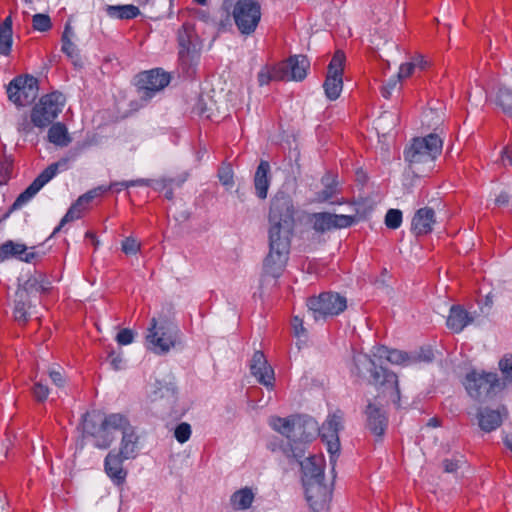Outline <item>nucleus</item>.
<instances>
[{
  "mask_svg": "<svg viewBox=\"0 0 512 512\" xmlns=\"http://www.w3.org/2000/svg\"><path fill=\"white\" fill-rule=\"evenodd\" d=\"M442 139L434 133L425 137L414 138L404 151V159L416 175H421L433 168L436 158L441 154Z\"/></svg>",
  "mask_w": 512,
  "mask_h": 512,
  "instance_id": "nucleus-1",
  "label": "nucleus"
},
{
  "mask_svg": "<svg viewBox=\"0 0 512 512\" xmlns=\"http://www.w3.org/2000/svg\"><path fill=\"white\" fill-rule=\"evenodd\" d=\"M295 209L292 199L285 194H277L269 209V238L291 240L295 225Z\"/></svg>",
  "mask_w": 512,
  "mask_h": 512,
  "instance_id": "nucleus-2",
  "label": "nucleus"
},
{
  "mask_svg": "<svg viewBox=\"0 0 512 512\" xmlns=\"http://www.w3.org/2000/svg\"><path fill=\"white\" fill-rule=\"evenodd\" d=\"M463 385L468 395L477 401L493 399L505 389V382H501L497 373L475 369L465 375Z\"/></svg>",
  "mask_w": 512,
  "mask_h": 512,
  "instance_id": "nucleus-3",
  "label": "nucleus"
},
{
  "mask_svg": "<svg viewBox=\"0 0 512 512\" xmlns=\"http://www.w3.org/2000/svg\"><path fill=\"white\" fill-rule=\"evenodd\" d=\"M355 372L358 376L362 375V370L366 369L371 372L370 383L376 387L382 388L383 392H387L394 403L400 400V390L398 377L395 373L383 368L377 367L374 361L366 354H358L353 358Z\"/></svg>",
  "mask_w": 512,
  "mask_h": 512,
  "instance_id": "nucleus-4",
  "label": "nucleus"
},
{
  "mask_svg": "<svg viewBox=\"0 0 512 512\" xmlns=\"http://www.w3.org/2000/svg\"><path fill=\"white\" fill-rule=\"evenodd\" d=\"M319 427L313 418L300 416L296 422L292 439L283 447V453L288 458L301 459L305 453L304 445L318 436Z\"/></svg>",
  "mask_w": 512,
  "mask_h": 512,
  "instance_id": "nucleus-5",
  "label": "nucleus"
},
{
  "mask_svg": "<svg viewBox=\"0 0 512 512\" xmlns=\"http://www.w3.org/2000/svg\"><path fill=\"white\" fill-rule=\"evenodd\" d=\"M179 335L180 330L175 324L165 322L158 325L156 319L153 318L146 340L154 353L165 354L177 345Z\"/></svg>",
  "mask_w": 512,
  "mask_h": 512,
  "instance_id": "nucleus-6",
  "label": "nucleus"
},
{
  "mask_svg": "<svg viewBox=\"0 0 512 512\" xmlns=\"http://www.w3.org/2000/svg\"><path fill=\"white\" fill-rule=\"evenodd\" d=\"M66 102L61 92H51L42 96L31 110V122L39 128L47 127L62 111Z\"/></svg>",
  "mask_w": 512,
  "mask_h": 512,
  "instance_id": "nucleus-7",
  "label": "nucleus"
},
{
  "mask_svg": "<svg viewBox=\"0 0 512 512\" xmlns=\"http://www.w3.org/2000/svg\"><path fill=\"white\" fill-rule=\"evenodd\" d=\"M261 4L258 0H237L233 6L232 17L242 35H251L261 20Z\"/></svg>",
  "mask_w": 512,
  "mask_h": 512,
  "instance_id": "nucleus-8",
  "label": "nucleus"
},
{
  "mask_svg": "<svg viewBox=\"0 0 512 512\" xmlns=\"http://www.w3.org/2000/svg\"><path fill=\"white\" fill-rule=\"evenodd\" d=\"M307 307L315 320L337 316L347 307L344 296L334 292H323L307 299Z\"/></svg>",
  "mask_w": 512,
  "mask_h": 512,
  "instance_id": "nucleus-9",
  "label": "nucleus"
},
{
  "mask_svg": "<svg viewBox=\"0 0 512 512\" xmlns=\"http://www.w3.org/2000/svg\"><path fill=\"white\" fill-rule=\"evenodd\" d=\"M38 80L32 75H18L7 86V96L16 107H26L38 96Z\"/></svg>",
  "mask_w": 512,
  "mask_h": 512,
  "instance_id": "nucleus-10",
  "label": "nucleus"
},
{
  "mask_svg": "<svg viewBox=\"0 0 512 512\" xmlns=\"http://www.w3.org/2000/svg\"><path fill=\"white\" fill-rule=\"evenodd\" d=\"M170 80V74L161 68L138 73L135 77V86L143 104H147L157 92L168 86Z\"/></svg>",
  "mask_w": 512,
  "mask_h": 512,
  "instance_id": "nucleus-11",
  "label": "nucleus"
},
{
  "mask_svg": "<svg viewBox=\"0 0 512 512\" xmlns=\"http://www.w3.org/2000/svg\"><path fill=\"white\" fill-rule=\"evenodd\" d=\"M291 240L269 238V253L264 259L265 274L278 278L287 263Z\"/></svg>",
  "mask_w": 512,
  "mask_h": 512,
  "instance_id": "nucleus-12",
  "label": "nucleus"
},
{
  "mask_svg": "<svg viewBox=\"0 0 512 512\" xmlns=\"http://www.w3.org/2000/svg\"><path fill=\"white\" fill-rule=\"evenodd\" d=\"M345 60V53L341 50H337L328 65L327 75L323 83V88L326 97L331 101L338 99L343 89V71Z\"/></svg>",
  "mask_w": 512,
  "mask_h": 512,
  "instance_id": "nucleus-13",
  "label": "nucleus"
},
{
  "mask_svg": "<svg viewBox=\"0 0 512 512\" xmlns=\"http://www.w3.org/2000/svg\"><path fill=\"white\" fill-rule=\"evenodd\" d=\"M311 222L316 232L325 233L332 229L348 228L356 222V218L351 215L318 212L311 215Z\"/></svg>",
  "mask_w": 512,
  "mask_h": 512,
  "instance_id": "nucleus-14",
  "label": "nucleus"
},
{
  "mask_svg": "<svg viewBox=\"0 0 512 512\" xmlns=\"http://www.w3.org/2000/svg\"><path fill=\"white\" fill-rule=\"evenodd\" d=\"M83 433L94 438V445L100 449L108 448L114 441V436L103 430L102 419L95 413H86L82 421Z\"/></svg>",
  "mask_w": 512,
  "mask_h": 512,
  "instance_id": "nucleus-15",
  "label": "nucleus"
},
{
  "mask_svg": "<svg viewBox=\"0 0 512 512\" xmlns=\"http://www.w3.org/2000/svg\"><path fill=\"white\" fill-rule=\"evenodd\" d=\"M342 421V414L334 413L319 427L318 435L326 442L328 452L332 456L340 449L338 433L343 428Z\"/></svg>",
  "mask_w": 512,
  "mask_h": 512,
  "instance_id": "nucleus-16",
  "label": "nucleus"
},
{
  "mask_svg": "<svg viewBox=\"0 0 512 512\" xmlns=\"http://www.w3.org/2000/svg\"><path fill=\"white\" fill-rule=\"evenodd\" d=\"M60 163H52L45 168L34 181L16 198L12 205L13 209H18L30 199H32L40 189L47 184L58 172Z\"/></svg>",
  "mask_w": 512,
  "mask_h": 512,
  "instance_id": "nucleus-17",
  "label": "nucleus"
},
{
  "mask_svg": "<svg viewBox=\"0 0 512 512\" xmlns=\"http://www.w3.org/2000/svg\"><path fill=\"white\" fill-rule=\"evenodd\" d=\"M283 81H302L307 76L310 67L308 58L304 55H293L279 62Z\"/></svg>",
  "mask_w": 512,
  "mask_h": 512,
  "instance_id": "nucleus-18",
  "label": "nucleus"
},
{
  "mask_svg": "<svg viewBox=\"0 0 512 512\" xmlns=\"http://www.w3.org/2000/svg\"><path fill=\"white\" fill-rule=\"evenodd\" d=\"M507 417L508 409L505 405H501L497 409L485 407L479 409L477 413L478 425L486 433L498 429Z\"/></svg>",
  "mask_w": 512,
  "mask_h": 512,
  "instance_id": "nucleus-19",
  "label": "nucleus"
},
{
  "mask_svg": "<svg viewBox=\"0 0 512 512\" xmlns=\"http://www.w3.org/2000/svg\"><path fill=\"white\" fill-rule=\"evenodd\" d=\"M251 373L257 378L258 382L266 387H272L274 384V371L268 364L265 355L256 351L251 361Z\"/></svg>",
  "mask_w": 512,
  "mask_h": 512,
  "instance_id": "nucleus-20",
  "label": "nucleus"
},
{
  "mask_svg": "<svg viewBox=\"0 0 512 512\" xmlns=\"http://www.w3.org/2000/svg\"><path fill=\"white\" fill-rule=\"evenodd\" d=\"M302 470V482L324 480L325 460L321 455H312L299 462Z\"/></svg>",
  "mask_w": 512,
  "mask_h": 512,
  "instance_id": "nucleus-21",
  "label": "nucleus"
},
{
  "mask_svg": "<svg viewBox=\"0 0 512 512\" xmlns=\"http://www.w3.org/2000/svg\"><path fill=\"white\" fill-rule=\"evenodd\" d=\"M322 184L324 188L316 193L315 200L319 203L330 202L331 204L342 205L346 201L342 199L333 200L338 194H340L339 183L337 176L333 173H326L322 177Z\"/></svg>",
  "mask_w": 512,
  "mask_h": 512,
  "instance_id": "nucleus-22",
  "label": "nucleus"
},
{
  "mask_svg": "<svg viewBox=\"0 0 512 512\" xmlns=\"http://www.w3.org/2000/svg\"><path fill=\"white\" fill-rule=\"evenodd\" d=\"M124 460L127 459L122 457V455L116 452L115 450H111L107 454L104 461V468L106 474L117 485H121L122 483H124L127 477V471L123 468Z\"/></svg>",
  "mask_w": 512,
  "mask_h": 512,
  "instance_id": "nucleus-23",
  "label": "nucleus"
},
{
  "mask_svg": "<svg viewBox=\"0 0 512 512\" xmlns=\"http://www.w3.org/2000/svg\"><path fill=\"white\" fill-rule=\"evenodd\" d=\"M303 486L305 488L306 500L310 508L317 511L324 505L328 496V488L324 484V480L303 483Z\"/></svg>",
  "mask_w": 512,
  "mask_h": 512,
  "instance_id": "nucleus-24",
  "label": "nucleus"
},
{
  "mask_svg": "<svg viewBox=\"0 0 512 512\" xmlns=\"http://www.w3.org/2000/svg\"><path fill=\"white\" fill-rule=\"evenodd\" d=\"M435 222V211L432 208H420L412 219V231L416 236L427 235L433 230Z\"/></svg>",
  "mask_w": 512,
  "mask_h": 512,
  "instance_id": "nucleus-25",
  "label": "nucleus"
},
{
  "mask_svg": "<svg viewBox=\"0 0 512 512\" xmlns=\"http://www.w3.org/2000/svg\"><path fill=\"white\" fill-rule=\"evenodd\" d=\"M474 318L461 305H453L450 308L446 320L447 327L455 333L461 332L466 326L472 323Z\"/></svg>",
  "mask_w": 512,
  "mask_h": 512,
  "instance_id": "nucleus-26",
  "label": "nucleus"
},
{
  "mask_svg": "<svg viewBox=\"0 0 512 512\" xmlns=\"http://www.w3.org/2000/svg\"><path fill=\"white\" fill-rule=\"evenodd\" d=\"M367 427L376 436H382L387 428V418L376 405L369 403L366 408Z\"/></svg>",
  "mask_w": 512,
  "mask_h": 512,
  "instance_id": "nucleus-27",
  "label": "nucleus"
},
{
  "mask_svg": "<svg viewBox=\"0 0 512 512\" xmlns=\"http://www.w3.org/2000/svg\"><path fill=\"white\" fill-rule=\"evenodd\" d=\"M429 67V60H427L422 54H415L409 61L400 65L398 78L400 80L407 79L416 73L427 70Z\"/></svg>",
  "mask_w": 512,
  "mask_h": 512,
  "instance_id": "nucleus-28",
  "label": "nucleus"
},
{
  "mask_svg": "<svg viewBox=\"0 0 512 512\" xmlns=\"http://www.w3.org/2000/svg\"><path fill=\"white\" fill-rule=\"evenodd\" d=\"M10 257H16L29 263L35 258V253L27 252V247L24 244L9 240L0 246V259L4 260Z\"/></svg>",
  "mask_w": 512,
  "mask_h": 512,
  "instance_id": "nucleus-29",
  "label": "nucleus"
},
{
  "mask_svg": "<svg viewBox=\"0 0 512 512\" xmlns=\"http://www.w3.org/2000/svg\"><path fill=\"white\" fill-rule=\"evenodd\" d=\"M270 165L267 161H260L254 176V186L256 190V195L260 199H265L267 197L268 189L270 186Z\"/></svg>",
  "mask_w": 512,
  "mask_h": 512,
  "instance_id": "nucleus-30",
  "label": "nucleus"
},
{
  "mask_svg": "<svg viewBox=\"0 0 512 512\" xmlns=\"http://www.w3.org/2000/svg\"><path fill=\"white\" fill-rule=\"evenodd\" d=\"M138 443L139 437L134 428L124 432L118 453L126 459H134L138 454Z\"/></svg>",
  "mask_w": 512,
  "mask_h": 512,
  "instance_id": "nucleus-31",
  "label": "nucleus"
},
{
  "mask_svg": "<svg viewBox=\"0 0 512 512\" xmlns=\"http://www.w3.org/2000/svg\"><path fill=\"white\" fill-rule=\"evenodd\" d=\"M298 419H300L299 415H291L286 418L272 417L269 424L275 431L284 435L288 439V442H290Z\"/></svg>",
  "mask_w": 512,
  "mask_h": 512,
  "instance_id": "nucleus-32",
  "label": "nucleus"
},
{
  "mask_svg": "<svg viewBox=\"0 0 512 512\" xmlns=\"http://www.w3.org/2000/svg\"><path fill=\"white\" fill-rule=\"evenodd\" d=\"M255 493L250 487L241 488L230 496V505L234 510H247L252 506Z\"/></svg>",
  "mask_w": 512,
  "mask_h": 512,
  "instance_id": "nucleus-33",
  "label": "nucleus"
},
{
  "mask_svg": "<svg viewBox=\"0 0 512 512\" xmlns=\"http://www.w3.org/2000/svg\"><path fill=\"white\" fill-rule=\"evenodd\" d=\"M103 430L111 433V430H119L124 434L133 427L126 416L120 413H112L102 419Z\"/></svg>",
  "mask_w": 512,
  "mask_h": 512,
  "instance_id": "nucleus-34",
  "label": "nucleus"
},
{
  "mask_svg": "<svg viewBox=\"0 0 512 512\" xmlns=\"http://www.w3.org/2000/svg\"><path fill=\"white\" fill-rule=\"evenodd\" d=\"M194 36V28L190 23H184L178 31V43L180 46L179 57L188 56L194 48L192 39Z\"/></svg>",
  "mask_w": 512,
  "mask_h": 512,
  "instance_id": "nucleus-35",
  "label": "nucleus"
},
{
  "mask_svg": "<svg viewBox=\"0 0 512 512\" xmlns=\"http://www.w3.org/2000/svg\"><path fill=\"white\" fill-rule=\"evenodd\" d=\"M12 18L6 17L0 24V55L8 56L12 49Z\"/></svg>",
  "mask_w": 512,
  "mask_h": 512,
  "instance_id": "nucleus-36",
  "label": "nucleus"
},
{
  "mask_svg": "<svg viewBox=\"0 0 512 512\" xmlns=\"http://www.w3.org/2000/svg\"><path fill=\"white\" fill-rule=\"evenodd\" d=\"M375 355L386 357L390 363L396 365H408L412 362V358L407 352L397 349H388L385 346L378 347Z\"/></svg>",
  "mask_w": 512,
  "mask_h": 512,
  "instance_id": "nucleus-37",
  "label": "nucleus"
},
{
  "mask_svg": "<svg viewBox=\"0 0 512 512\" xmlns=\"http://www.w3.org/2000/svg\"><path fill=\"white\" fill-rule=\"evenodd\" d=\"M88 209V206L85 205L79 198L70 206L67 210L66 214L61 219L59 225L54 229L52 236L57 234L62 227L69 222L80 219L84 213Z\"/></svg>",
  "mask_w": 512,
  "mask_h": 512,
  "instance_id": "nucleus-38",
  "label": "nucleus"
},
{
  "mask_svg": "<svg viewBox=\"0 0 512 512\" xmlns=\"http://www.w3.org/2000/svg\"><path fill=\"white\" fill-rule=\"evenodd\" d=\"M283 74L279 63L275 65H265L257 74V81L260 86L268 85L272 81H283Z\"/></svg>",
  "mask_w": 512,
  "mask_h": 512,
  "instance_id": "nucleus-39",
  "label": "nucleus"
},
{
  "mask_svg": "<svg viewBox=\"0 0 512 512\" xmlns=\"http://www.w3.org/2000/svg\"><path fill=\"white\" fill-rule=\"evenodd\" d=\"M48 139L51 143L61 147L67 146L71 141L66 126L60 122H57L50 127L48 131Z\"/></svg>",
  "mask_w": 512,
  "mask_h": 512,
  "instance_id": "nucleus-40",
  "label": "nucleus"
},
{
  "mask_svg": "<svg viewBox=\"0 0 512 512\" xmlns=\"http://www.w3.org/2000/svg\"><path fill=\"white\" fill-rule=\"evenodd\" d=\"M107 13L110 17L113 18L129 20L136 18L140 14V11L138 7L129 4L108 6Z\"/></svg>",
  "mask_w": 512,
  "mask_h": 512,
  "instance_id": "nucleus-41",
  "label": "nucleus"
},
{
  "mask_svg": "<svg viewBox=\"0 0 512 512\" xmlns=\"http://www.w3.org/2000/svg\"><path fill=\"white\" fill-rule=\"evenodd\" d=\"M495 103L506 115L512 117V89L500 87L495 96Z\"/></svg>",
  "mask_w": 512,
  "mask_h": 512,
  "instance_id": "nucleus-42",
  "label": "nucleus"
},
{
  "mask_svg": "<svg viewBox=\"0 0 512 512\" xmlns=\"http://www.w3.org/2000/svg\"><path fill=\"white\" fill-rule=\"evenodd\" d=\"M61 51L71 60L75 67L82 68L83 61L78 47L72 41L62 44Z\"/></svg>",
  "mask_w": 512,
  "mask_h": 512,
  "instance_id": "nucleus-43",
  "label": "nucleus"
},
{
  "mask_svg": "<svg viewBox=\"0 0 512 512\" xmlns=\"http://www.w3.org/2000/svg\"><path fill=\"white\" fill-rule=\"evenodd\" d=\"M499 370L502 374L501 382H505V387L512 383V354L504 355L499 361Z\"/></svg>",
  "mask_w": 512,
  "mask_h": 512,
  "instance_id": "nucleus-44",
  "label": "nucleus"
},
{
  "mask_svg": "<svg viewBox=\"0 0 512 512\" xmlns=\"http://www.w3.org/2000/svg\"><path fill=\"white\" fill-rule=\"evenodd\" d=\"M402 223V212L399 209H389L385 215V225L389 229H397Z\"/></svg>",
  "mask_w": 512,
  "mask_h": 512,
  "instance_id": "nucleus-45",
  "label": "nucleus"
},
{
  "mask_svg": "<svg viewBox=\"0 0 512 512\" xmlns=\"http://www.w3.org/2000/svg\"><path fill=\"white\" fill-rule=\"evenodd\" d=\"M32 26L35 30L46 32L51 29V19L47 14H35L32 18Z\"/></svg>",
  "mask_w": 512,
  "mask_h": 512,
  "instance_id": "nucleus-46",
  "label": "nucleus"
},
{
  "mask_svg": "<svg viewBox=\"0 0 512 512\" xmlns=\"http://www.w3.org/2000/svg\"><path fill=\"white\" fill-rule=\"evenodd\" d=\"M107 191H109V188H106V186H98L95 187L83 195L79 196L78 198L87 206L96 198H99L103 196Z\"/></svg>",
  "mask_w": 512,
  "mask_h": 512,
  "instance_id": "nucleus-47",
  "label": "nucleus"
},
{
  "mask_svg": "<svg viewBox=\"0 0 512 512\" xmlns=\"http://www.w3.org/2000/svg\"><path fill=\"white\" fill-rule=\"evenodd\" d=\"M191 433L192 430L190 424L182 422L176 426L174 430V437L179 443L183 444L190 439Z\"/></svg>",
  "mask_w": 512,
  "mask_h": 512,
  "instance_id": "nucleus-48",
  "label": "nucleus"
},
{
  "mask_svg": "<svg viewBox=\"0 0 512 512\" xmlns=\"http://www.w3.org/2000/svg\"><path fill=\"white\" fill-rule=\"evenodd\" d=\"M147 182L144 179L130 180V181H120V182H111L109 186V190H114L115 192H120L124 188L134 187V186H143L146 185Z\"/></svg>",
  "mask_w": 512,
  "mask_h": 512,
  "instance_id": "nucleus-49",
  "label": "nucleus"
},
{
  "mask_svg": "<svg viewBox=\"0 0 512 512\" xmlns=\"http://www.w3.org/2000/svg\"><path fill=\"white\" fill-rule=\"evenodd\" d=\"M32 394L36 401L44 402L49 395V388L46 384H43L42 381L35 382L32 388Z\"/></svg>",
  "mask_w": 512,
  "mask_h": 512,
  "instance_id": "nucleus-50",
  "label": "nucleus"
},
{
  "mask_svg": "<svg viewBox=\"0 0 512 512\" xmlns=\"http://www.w3.org/2000/svg\"><path fill=\"white\" fill-rule=\"evenodd\" d=\"M140 250V243L133 237H127L122 242V251L125 254H136Z\"/></svg>",
  "mask_w": 512,
  "mask_h": 512,
  "instance_id": "nucleus-51",
  "label": "nucleus"
},
{
  "mask_svg": "<svg viewBox=\"0 0 512 512\" xmlns=\"http://www.w3.org/2000/svg\"><path fill=\"white\" fill-rule=\"evenodd\" d=\"M133 339H134L133 331L128 328H124V329L120 330L116 336V340H117L118 344H120V345L131 344L133 342Z\"/></svg>",
  "mask_w": 512,
  "mask_h": 512,
  "instance_id": "nucleus-52",
  "label": "nucleus"
},
{
  "mask_svg": "<svg viewBox=\"0 0 512 512\" xmlns=\"http://www.w3.org/2000/svg\"><path fill=\"white\" fill-rule=\"evenodd\" d=\"M218 175H219V180L223 185H225V186L233 185V172L229 166L222 167L219 170Z\"/></svg>",
  "mask_w": 512,
  "mask_h": 512,
  "instance_id": "nucleus-53",
  "label": "nucleus"
},
{
  "mask_svg": "<svg viewBox=\"0 0 512 512\" xmlns=\"http://www.w3.org/2000/svg\"><path fill=\"white\" fill-rule=\"evenodd\" d=\"M14 318L18 322L25 323L27 321V312L23 302L16 303L14 308Z\"/></svg>",
  "mask_w": 512,
  "mask_h": 512,
  "instance_id": "nucleus-54",
  "label": "nucleus"
},
{
  "mask_svg": "<svg viewBox=\"0 0 512 512\" xmlns=\"http://www.w3.org/2000/svg\"><path fill=\"white\" fill-rule=\"evenodd\" d=\"M49 376L51 381L57 386V387H63L65 384V376L61 371L58 370H51L49 372Z\"/></svg>",
  "mask_w": 512,
  "mask_h": 512,
  "instance_id": "nucleus-55",
  "label": "nucleus"
},
{
  "mask_svg": "<svg viewBox=\"0 0 512 512\" xmlns=\"http://www.w3.org/2000/svg\"><path fill=\"white\" fill-rule=\"evenodd\" d=\"M291 325H292L295 336L300 337L305 333V328L303 326V320L300 317L294 316L292 319Z\"/></svg>",
  "mask_w": 512,
  "mask_h": 512,
  "instance_id": "nucleus-56",
  "label": "nucleus"
},
{
  "mask_svg": "<svg viewBox=\"0 0 512 512\" xmlns=\"http://www.w3.org/2000/svg\"><path fill=\"white\" fill-rule=\"evenodd\" d=\"M174 182V179H164L163 180V191H164V196L166 199L168 200H172L173 197H174V194H173V187H172V183Z\"/></svg>",
  "mask_w": 512,
  "mask_h": 512,
  "instance_id": "nucleus-57",
  "label": "nucleus"
},
{
  "mask_svg": "<svg viewBox=\"0 0 512 512\" xmlns=\"http://www.w3.org/2000/svg\"><path fill=\"white\" fill-rule=\"evenodd\" d=\"M443 468L447 473H453L458 469V461L453 459H444L443 460Z\"/></svg>",
  "mask_w": 512,
  "mask_h": 512,
  "instance_id": "nucleus-58",
  "label": "nucleus"
},
{
  "mask_svg": "<svg viewBox=\"0 0 512 512\" xmlns=\"http://www.w3.org/2000/svg\"><path fill=\"white\" fill-rule=\"evenodd\" d=\"M110 364L114 370H119L122 368V358L119 355H115L114 352L109 354Z\"/></svg>",
  "mask_w": 512,
  "mask_h": 512,
  "instance_id": "nucleus-59",
  "label": "nucleus"
},
{
  "mask_svg": "<svg viewBox=\"0 0 512 512\" xmlns=\"http://www.w3.org/2000/svg\"><path fill=\"white\" fill-rule=\"evenodd\" d=\"M74 36V31L70 24H66L64 31L62 33L61 42L66 43V41H72V37Z\"/></svg>",
  "mask_w": 512,
  "mask_h": 512,
  "instance_id": "nucleus-60",
  "label": "nucleus"
},
{
  "mask_svg": "<svg viewBox=\"0 0 512 512\" xmlns=\"http://www.w3.org/2000/svg\"><path fill=\"white\" fill-rule=\"evenodd\" d=\"M30 287L35 286L36 291H39L40 293H47L49 291V282L42 281L41 283L36 284H29Z\"/></svg>",
  "mask_w": 512,
  "mask_h": 512,
  "instance_id": "nucleus-61",
  "label": "nucleus"
},
{
  "mask_svg": "<svg viewBox=\"0 0 512 512\" xmlns=\"http://www.w3.org/2000/svg\"><path fill=\"white\" fill-rule=\"evenodd\" d=\"M502 160L508 161V163L512 166V146H508L505 148L502 154Z\"/></svg>",
  "mask_w": 512,
  "mask_h": 512,
  "instance_id": "nucleus-62",
  "label": "nucleus"
},
{
  "mask_svg": "<svg viewBox=\"0 0 512 512\" xmlns=\"http://www.w3.org/2000/svg\"><path fill=\"white\" fill-rule=\"evenodd\" d=\"M31 127L30 124L27 121H24L22 124L19 125L18 130L23 131L25 133H28L30 131Z\"/></svg>",
  "mask_w": 512,
  "mask_h": 512,
  "instance_id": "nucleus-63",
  "label": "nucleus"
},
{
  "mask_svg": "<svg viewBox=\"0 0 512 512\" xmlns=\"http://www.w3.org/2000/svg\"><path fill=\"white\" fill-rule=\"evenodd\" d=\"M503 443H504L505 447L507 449H509L510 452L512 453V438L509 436H505L503 439Z\"/></svg>",
  "mask_w": 512,
  "mask_h": 512,
  "instance_id": "nucleus-64",
  "label": "nucleus"
}]
</instances>
